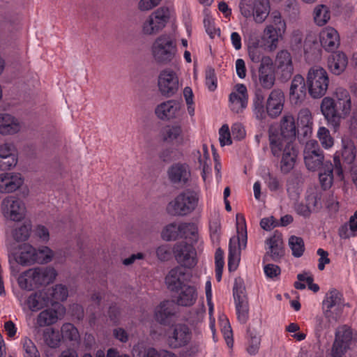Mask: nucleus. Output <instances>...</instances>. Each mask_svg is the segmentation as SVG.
Here are the masks:
<instances>
[{
	"instance_id": "f257e3e1",
	"label": "nucleus",
	"mask_w": 357,
	"mask_h": 357,
	"mask_svg": "<svg viewBox=\"0 0 357 357\" xmlns=\"http://www.w3.org/2000/svg\"><path fill=\"white\" fill-rule=\"evenodd\" d=\"M320 110L329 125L335 128H338L341 120L347 117L351 111V98L349 92L344 88H337L332 96L323 98Z\"/></svg>"
},
{
	"instance_id": "f03ea898",
	"label": "nucleus",
	"mask_w": 357,
	"mask_h": 357,
	"mask_svg": "<svg viewBox=\"0 0 357 357\" xmlns=\"http://www.w3.org/2000/svg\"><path fill=\"white\" fill-rule=\"evenodd\" d=\"M279 135L271 132L270 148L272 154L279 158H280V168L282 173L289 172L294 167L297 151L294 148L291 142L281 140Z\"/></svg>"
},
{
	"instance_id": "7ed1b4c3",
	"label": "nucleus",
	"mask_w": 357,
	"mask_h": 357,
	"mask_svg": "<svg viewBox=\"0 0 357 357\" xmlns=\"http://www.w3.org/2000/svg\"><path fill=\"white\" fill-rule=\"evenodd\" d=\"M236 219L237 236L230 238L229 245L228 268L229 271H234L238 268L241 259V250L245 248L248 241L244 217L241 214H237Z\"/></svg>"
},
{
	"instance_id": "20e7f679",
	"label": "nucleus",
	"mask_w": 357,
	"mask_h": 357,
	"mask_svg": "<svg viewBox=\"0 0 357 357\" xmlns=\"http://www.w3.org/2000/svg\"><path fill=\"white\" fill-rule=\"evenodd\" d=\"M56 275V270L52 267L31 268L22 273L17 282L22 289L30 291L52 282Z\"/></svg>"
},
{
	"instance_id": "39448f33",
	"label": "nucleus",
	"mask_w": 357,
	"mask_h": 357,
	"mask_svg": "<svg viewBox=\"0 0 357 357\" xmlns=\"http://www.w3.org/2000/svg\"><path fill=\"white\" fill-rule=\"evenodd\" d=\"M271 18V23L266 26L264 33L266 48L269 52H273L286 32L287 24L279 11L272 12Z\"/></svg>"
},
{
	"instance_id": "423d86ee",
	"label": "nucleus",
	"mask_w": 357,
	"mask_h": 357,
	"mask_svg": "<svg viewBox=\"0 0 357 357\" xmlns=\"http://www.w3.org/2000/svg\"><path fill=\"white\" fill-rule=\"evenodd\" d=\"M306 84L312 98H322L327 92L329 85L328 73L322 67H312L307 75Z\"/></svg>"
},
{
	"instance_id": "0eeeda50",
	"label": "nucleus",
	"mask_w": 357,
	"mask_h": 357,
	"mask_svg": "<svg viewBox=\"0 0 357 357\" xmlns=\"http://www.w3.org/2000/svg\"><path fill=\"white\" fill-rule=\"evenodd\" d=\"M199 201V193L187 190L179 194L174 201L169 203L167 211L173 215H184L192 212Z\"/></svg>"
},
{
	"instance_id": "6e6552de",
	"label": "nucleus",
	"mask_w": 357,
	"mask_h": 357,
	"mask_svg": "<svg viewBox=\"0 0 357 357\" xmlns=\"http://www.w3.org/2000/svg\"><path fill=\"white\" fill-rule=\"evenodd\" d=\"M151 52L157 62H170L176 53V45L170 36L161 35L154 41Z\"/></svg>"
},
{
	"instance_id": "1a4fd4ad",
	"label": "nucleus",
	"mask_w": 357,
	"mask_h": 357,
	"mask_svg": "<svg viewBox=\"0 0 357 357\" xmlns=\"http://www.w3.org/2000/svg\"><path fill=\"white\" fill-rule=\"evenodd\" d=\"M172 15V10L160 7L153 12L143 22L142 30L145 35H153L161 31Z\"/></svg>"
},
{
	"instance_id": "9d476101",
	"label": "nucleus",
	"mask_w": 357,
	"mask_h": 357,
	"mask_svg": "<svg viewBox=\"0 0 357 357\" xmlns=\"http://www.w3.org/2000/svg\"><path fill=\"white\" fill-rule=\"evenodd\" d=\"M161 236L165 241L175 240L177 237L181 236L189 238L194 242L198 239V231L194 225L174 222L164 228Z\"/></svg>"
},
{
	"instance_id": "9b49d317",
	"label": "nucleus",
	"mask_w": 357,
	"mask_h": 357,
	"mask_svg": "<svg viewBox=\"0 0 357 357\" xmlns=\"http://www.w3.org/2000/svg\"><path fill=\"white\" fill-rule=\"evenodd\" d=\"M253 81L257 86L271 89L275 82V70L271 56L265 57L259 64L257 74L253 75Z\"/></svg>"
},
{
	"instance_id": "f8f14e48",
	"label": "nucleus",
	"mask_w": 357,
	"mask_h": 357,
	"mask_svg": "<svg viewBox=\"0 0 357 357\" xmlns=\"http://www.w3.org/2000/svg\"><path fill=\"white\" fill-rule=\"evenodd\" d=\"M158 86L162 96H174L179 89V79L176 73L170 68L162 70L158 76Z\"/></svg>"
},
{
	"instance_id": "ddd939ff",
	"label": "nucleus",
	"mask_w": 357,
	"mask_h": 357,
	"mask_svg": "<svg viewBox=\"0 0 357 357\" xmlns=\"http://www.w3.org/2000/svg\"><path fill=\"white\" fill-rule=\"evenodd\" d=\"M238 320L245 324L249 317V304L245 294V288L241 279L236 280L233 289Z\"/></svg>"
},
{
	"instance_id": "4468645a",
	"label": "nucleus",
	"mask_w": 357,
	"mask_h": 357,
	"mask_svg": "<svg viewBox=\"0 0 357 357\" xmlns=\"http://www.w3.org/2000/svg\"><path fill=\"white\" fill-rule=\"evenodd\" d=\"M1 211L6 218L19 221L24 217L26 208L20 199L9 196L2 201Z\"/></svg>"
},
{
	"instance_id": "2eb2a0df",
	"label": "nucleus",
	"mask_w": 357,
	"mask_h": 357,
	"mask_svg": "<svg viewBox=\"0 0 357 357\" xmlns=\"http://www.w3.org/2000/svg\"><path fill=\"white\" fill-rule=\"evenodd\" d=\"M303 154L305 166L309 170L316 171L323 165V152L316 140L312 139L306 142Z\"/></svg>"
},
{
	"instance_id": "dca6fc26",
	"label": "nucleus",
	"mask_w": 357,
	"mask_h": 357,
	"mask_svg": "<svg viewBox=\"0 0 357 357\" xmlns=\"http://www.w3.org/2000/svg\"><path fill=\"white\" fill-rule=\"evenodd\" d=\"M248 103L247 87L243 84H236L229 96V107L234 113H241Z\"/></svg>"
},
{
	"instance_id": "f3484780",
	"label": "nucleus",
	"mask_w": 357,
	"mask_h": 357,
	"mask_svg": "<svg viewBox=\"0 0 357 357\" xmlns=\"http://www.w3.org/2000/svg\"><path fill=\"white\" fill-rule=\"evenodd\" d=\"M344 307L342 294L336 289L329 291L323 301V310L328 318L336 319Z\"/></svg>"
},
{
	"instance_id": "a211bd4d",
	"label": "nucleus",
	"mask_w": 357,
	"mask_h": 357,
	"mask_svg": "<svg viewBox=\"0 0 357 357\" xmlns=\"http://www.w3.org/2000/svg\"><path fill=\"white\" fill-rule=\"evenodd\" d=\"M177 262L182 266L192 268L197 264L196 251L192 245L185 242L176 243L173 249Z\"/></svg>"
},
{
	"instance_id": "6ab92c4d",
	"label": "nucleus",
	"mask_w": 357,
	"mask_h": 357,
	"mask_svg": "<svg viewBox=\"0 0 357 357\" xmlns=\"http://www.w3.org/2000/svg\"><path fill=\"white\" fill-rule=\"evenodd\" d=\"M279 135L281 140L291 142L296 135V126L294 117L291 114L284 115L281 119L280 128L277 126H271L269 128V142H271V132Z\"/></svg>"
},
{
	"instance_id": "aec40b11",
	"label": "nucleus",
	"mask_w": 357,
	"mask_h": 357,
	"mask_svg": "<svg viewBox=\"0 0 357 357\" xmlns=\"http://www.w3.org/2000/svg\"><path fill=\"white\" fill-rule=\"evenodd\" d=\"M192 339V332L185 324H175L172 331L168 335L167 342L169 347L179 348L187 345Z\"/></svg>"
},
{
	"instance_id": "412c9836",
	"label": "nucleus",
	"mask_w": 357,
	"mask_h": 357,
	"mask_svg": "<svg viewBox=\"0 0 357 357\" xmlns=\"http://www.w3.org/2000/svg\"><path fill=\"white\" fill-rule=\"evenodd\" d=\"M285 96L283 91L279 89L271 91L268 96L266 103V111L271 118L279 116L284 106Z\"/></svg>"
},
{
	"instance_id": "4be33fe9",
	"label": "nucleus",
	"mask_w": 357,
	"mask_h": 357,
	"mask_svg": "<svg viewBox=\"0 0 357 357\" xmlns=\"http://www.w3.org/2000/svg\"><path fill=\"white\" fill-rule=\"evenodd\" d=\"M275 70L282 79H288L294 72V66L291 54L287 50H281L276 54Z\"/></svg>"
},
{
	"instance_id": "5701e85b",
	"label": "nucleus",
	"mask_w": 357,
	"mask_h": 357,
	"mask_svg": "<svg viewBox=\"0 0 357 357\" xmlns=\"http://www.w3.org/2000/svg\"><path fill=\"white\" fill-rule=\"evenodd\" d=\"M306 96V84L304 77L301 75H296L290 84L289 100L291 104H301Z\"/></svg>"
},
{
	"instance_id": "b1692460",
	"label": "nucleus",
	"mask_w": 357,
	"mask_h": 357,
	"mask_svg": "<svg viewBox=\"0 0 357 357\" xmlns=\"http://www.w3.org/2000/svg\"><path fill=\"white\" fill-rule=\"evenodd\" d=\"M19 300L24 307H26L29 310L33 312L38 311L50 304L49 295L44 290L31 294L25 298L24 301L22 298H20Z\"/></svg>"
},
{
	"instance_id": "393cba45",
	"label": "nucleus",
	"mask_w": 357,
	"mask_h": 357,
	"mask_svg": "<svg viewBox=\"0 0 357 357\" xmlns=\"http://www.w3.org/2000/svg\"><path fill=\"white\" fill-rule=\"evenodd\" d=\"M52 308L42 311L38 317V324L40 326H49L56 323L65 314L66 310L63 305L55 304Z\"/></svg>"
},
{
	"instance_id": "a878e982",
	"label": "nucleus",
	"mask_w": 357,
	"mask_h": 357,
	"mask_svg": "<svg viewBox=\"0 0 357 357\" xmlns=\"http://www.w3.org/2000/svg\"><path fill=\"white\" fill-rule=\"evenodd\" d=\"M319 41L325 50L328 52L333 51L340 45L339 33L333 27H325L319 33Z\"/></svg>"
},
{
	"instance_id": "bb28decb",
	"label": "nucleus",
	"mask_w": 357,
	"mask_h": 357,
	"mask_svg": "<svg viewBox=\"0 0 357 357\" xmlns=\"http://www.w3.org/2000/svg\"><path fill=\"white\" fill-rule=\"evenodd\" d=\"M181 109V105L176 100H169L158 105L155 109V115L161 120H170L176 118Z\"/></svg>"
},
{
	"instance_id": "cd10ccee",
	"label": "nucleus",
	"mask_w": 357,
	"mask_h": 357,
	"mask_svg": "<svg viewBox=\"0 0 357 357\" xmlns=\"http://www.w3.org/2000/svg\"><path fill=\"white\" fill-rule=\"evenodd\" d=\"M13 256L15 261L22 266H30L36 263L34 248L29 243L20 245Z\"/></svg>"
},
{
	"instance_id": "c85d7f7f",
	"label": "nucleus",
	"mask_w": 357,
	"mask_h": 357,
	"mask_svg": "<svg viewBox=\"0 0 357 357\" xmlns=\"http://www.w3.org/2000/svg\"><path fill=\"white\" fill-rule=\"evenodd\" d=\"M23 183L19 174L2 173L0 174V192L9 193L18 189Z\"/></svg>"
},
{
	"instance_id": "c756f323",
	"label": "nucleus",
	"mask_w": 357,
	"mask_h": 357,
	"mask_svg": "<svg viewBox=\"0 0 357 357\" xmlns=\"http://www.w3.org/2000/svg\"><path fill=\"white\" fill-rule=\"evenodd\" d=\"M189 276L181 267L172 269L165 278V283L172 291L178 290L184 282L188 280Z\"/></svg>"
},
{
	"instance_id": "7c9ffc66",
	"label": "nucleus",
	"mask_w": 357,
	"mask_h": 357,
	"mask_svg": "<svg viewBox=\"0 0 357 357\" xmlns=\"http://www.w3.org/2000/svg\"><path fill=\"white\" fill-rule=\"evenodd\" d=\"M168 176L174 183H185L190 178V172L185 164H176L169 169Z\"/></svg>"
},
{
	"instance_id": "2f4dec72",
	"label": "nucleus",
	"mask_w": 357,
	"mask_h": 357,
	"mask_svg": "<svg viewBox=\"0 0 357 357\" xmlns=\"http://www.w3.org/2000/svg\"><path fill=\"white\" fill-rule=\"evenodd\" d=\"M176 301L177 303L182 306H191L197 301V289L193 286L183 285L181 288Z\"/></svg>"
},
{
	"instance_id": "473e14b6",
	"label": "nucleus",
	"mask_w": 357,
	"mask_h": 357,
	"mask_svg": "<svg viewBox=\"0 0 357 357\" xmlns=\"http://www.w3.org/2000/svg\"><path fill=\"white\" fill-rule=\"evenodd\" d=\"M347 65V57L342 52H335L328 59V68L335 75L341 74L345 70Z\"/></svg>"
},
{
	"instance_id": "72a5a7b5",
	"label": "nucleus",
	"mask_w": 357,
	"mask_h": 357,
	"mask_svg": "<svg viewBox=\"0 0 357 357\" xmlns=\"http://www.w3.org/2000/svg\"><path fill=\"white\" fill-rule=\"evenodd\" d=\"M174 304L172 301L162 302L155 309V318L161 323L166 324L169 318L174 314Z\"/></svg>"
},
{
	"instance_id": "f704fd0d",
	"label": "nucleus",
	"mask_w": 357,
	"mask_h": 357,
	"mask_svg": "<svg viewBox=\"0 0 357 357\" xmlns=\"http://www.w3.org/2000/svg\"><path fill=\"white\" fill-rule=\"evenodd\" d=\"M20 124L12 116L0 114V133L3 135L14 134L19 131Z\"/></svg>"
},
{
	"instance_id": "c9c22d12",
	"label": "nucleus",
	"mask_w": 357,
	"mask_h": 357,
	"mask_svg": "<svg viewBox=\"0 0 357 357\" xmlns=\"http://www.w3.org/2000/svg\"><path fill=\"white\" fill-rule=\"evenodd\" d=\"M252 17L257 23L264 22L270 13L268 0H255V4Z\"/></svg>"
},
{
	"instance_id": "e433bc0d",
	"label": "nucleus",
	"mask_w": 357,
	"mask_h": 357,
	"mask_svg": "<svg viewBox=\"0 0 357 357\" xmlns=\"http://www.w3.org/2000/svg\"><path fill=\"white\" fill-rule=\"evenodd\" d=\"M297 123L298 126L303 130V133L305 135L312 132L313 119L310 109L304 108L299 111L298 114Z\"/></svg>"
},
{
	"instance_id": "4c0bfd02",
	"label": "nucleus",
	"mask_w": 357,
	"mask_h": 357,
	"mask_svg": "<svg viewBox=\"0 0 357 357\" xmlns=\"http://www.w3.org/2000/svg\"><path fill=\"white\" fill-rule=\"evenodd\" d=\"M266 244L268 245V252H270L273 259H278L282 256L284 252L282 238L280 235L275 234L270 237L267 239Z\"/></svg>"
},
{
	"instance_id": "58836bf2",
	"label": "nucleus",
	"mask_w": 357,
	"mask_h": 357,
	"mask_svg": "<svg viewBox=\"0 0 357 357\" xmlns=\"http://www.w3.org/2000/svg\"><path fill=\"white\" fill-rule=\"evenodd\" d=\"M339 235L344 239L357 236V211L350 217L349 222L339 229Z\"/></svg>"
},
{
	"instance_id": "ea45409f",
	"label": "nucleus",
	"mask_w": 357,
	"mask_h": 357,
	"mask_svg": "<svg viewBox=\"0 0 357 357\" xmlns=\"http://www.w3.org/2000/svg\"><path fill=\"white\" fill-rule=\"evenodd\" d=\"M343 162L347 165H351L356 157V151L354 143L349 138L342 139Z\"/></svg>"
},
{
	"instance_id": "a19ab883",
	"label": "nucleus",
	"mask_w": 357,
	"mask_h": 357,
	"mask_svg": "<svg viewBox=\"0 0 357 357\" xmlns=\"http://www.w3.org/2000/svg\"><path fill=\"white\" fill-rule=\"evenodd\" d=\"M303 190V184L300 178L291 177L287 180V191L291 199L297 201Z\"/></svg>"
},
{
	"instance_id": "79ce46f5",
	"label": "nucleus",
	"mask_w": 357,
	"mask_h": 357,
	"mask_svg": "<svg viewBox=\"0 0 357 357\" xmlns=\"http://www.w3.org/2000/svg\"><path fill=\"white\" fill-rule=\"evenodd\" d=\"M313 14L314 22L319 26L325 25L331 19L329 8L323 4L317 6Z\"/></svg>"
},
{
	"instance_id": "37998d69",
	"label": "nucleus",
	"mask_w": 357,
	"mask_h": 357,
	"mask_svg": "<svg viewBox=\"0 0 357 357\" xmlns=\"http://www.w3.org/2000/svg\"><path fill=\"white\" fill-rule=\"evenodd\" d=\"M48 291L50 293L47 294L50 297V303L51 305L59 304L57 301H63L66 300L68 296L67 288L62 284L56 285L52 289H48Z\"/></svg>"
},
{
	"instance_id": "c03bdc74",
	"label": "nucleus",
	"mask_w": 357,
	"mask_h": 357,
	"mask_svg": "<svg viewBox=\"0 0 357 357\" xmlns=\"http://www.w3.org/2000/svg\"><path fill=\"white\" fill-rule=\"evenodd\" d=\"M307 204L304 205L303 204H296L294 206L296 212L302 216L307 217L310 215L311 213L310 208L317 207L319 204V201L316 195H310L307 197Z\"/></svg>"
},
{
	"instance_id": "a18cd8bd",
	"label": "nucleus",
	"mask_w": 357,
	"mask_h": 357,
	"mask_svg": "<svg viewBox=\"0 0 357 357\" xmlns=\"http://www.w3.org/2000/svg\"><path fill=\"white\" fill-rule=\"evenodd\" d=\"M218 321L227 344L229 347H232L234 341L232 337V331L229 319L225 314L220 313L219 314Z\"/></svg>"
},
{
	"instance_id": "49530a36",
	"label": "nucleus",
	"mask_w": 357,
	"mask_h": 357,
	"mask_svg": "<svg viewBox=\"0 0 357 357\" xmlns=\"http://www.w3.org/2000/svg\"><path fill=\"white\" fill-rule=\"evenodd\" d=\"M247 351L250 355H255L260 347L261 335L256 331L248 330V331Z\"/></svg>"
},
{
	"instance_id": "de8ad7c7",
	"label": "nucleus",
	"mask_w": 357,
	"mask_h": 357,
	"mask_svg": "<svg viewBox=\"0 0 357 357\" xmlns=\"http://www.w3.org/2000/svg\"><path fill=\"white\" fill-rule=\"evenodd\" d=\"M324 171L319 174V181L324 189L329 188L333 183V165L331 162L324 164Z\"/></svg>"
},
{
	"instance_id": "09e8293b",
	"label": "nucleus",
	"mask_w": 357,
	"mask_h": 357,
	"mask_svg": "<svg viewBox=\"0 0 357 357\" xmlns=\"http://www.w3.org/2000/svg\"><path fill=\"white\" fill-rule=\"evenodd\" d=\"M34 255L36 256V263L46 264L50 262L54 256L53 251L47 246H43L38 250L34 248Z\"/></svg>"
},
{
	"instance_id": "8fccbe9b",
	"label": "nucleus",
	"mask_w": 357,
	"mask_h": 357,
	"mask_svg": "<svg viewBox=\"0 0 357 357\" xmlns=\"http://www.w3.org/2000/svg\"><path fill=\"white\" fill-rule=\"evenodd\" d=\"M43 338L45 343L52 348L56 347L60 342V334L59 331L52 328H46L43 332Z\"/></svg>"
},
{
	"instance_id": "3c124183",
	"label": "nucleus",
	"mask_w": 357,
	"mask_h": 357,
	"mask_svg": "<svg viewBox=\"0 0 357 357\" xmlns=\"http://www.w3.org/2000/svg\"><path fill=\"white\" fill-rule=\"evenodd\" d=\"M317 137L320 141L321 146L328 149L333 146V138L330 134V131L325 127H320L317 131Z\"/></svg>"
},
{
	"instance_id": "603ef678",
	"label": "nucleus",
	"mask_w": 357,
	"mask_h": 357,
	"mask_svg": "<svg viewBox=\"0 0 357 357\" xmlns=\"http://www.w3.org/2000/svg\"><path fill=\"white\" fill-rule=\"evenodd\" d=\"M289 245L292 254L296 257H301L304 252V243L301 238L292 236L289 239Z\"/></svg>"
},
{
	"instance_id": "864d4df0",
	"label": "nucleus",
	"mask_w": 357,
	"mask_h": 357,
	"mask_svg": "<svg viewBox=\"0 0 357 357\" xmlns=\"http://www.w3.org/2000/svg\"><path fill=\"white\" fill-rule=\"evenodd\" d=\"M340 340V342L349 346L352 339V332L349 327L342 326L339 327L335 333V340Z\"/></svg>"
},
{
	"instance_id": "5fc2aeb1",
	"label": "nucleus",
	"mask_w": 357,
	"mask_h": 357,
	"mask_svg": "<svg viewBox=\"0 0 357 357\" xmlns=\"http://www.w3.org/2000/svg\"><path fill=\"white\" fill-rule=\"evenodd\" d=\"M265 183L268 190L275 193H279L282 191V183L281 180L272 174H268L265 178Z\"/></svg>"
},
{
	"instance_id": "6e6d98bb",
	"label": "nucleus",
	"mask_w": 357,
	"mask_h": 357,
	"mask_svg": "<svg viewBox=\"0 0 357 357\" xmlns=\"http://www.w3.org/2000/svg\"><path fill=\"white\" fill-rule=\"evenodd\" d=\"M61 333L63 338L72 341H77L79 337L77 329L71 324L67 323L63 325Z\"/></svg>"
},
{
	"instance_id": "4d7b16f0",
	"label": "nucleus",
	"mask_w": 357,
	"mask_h": 357,
	"mask_svg": "<svg viewBox=\"0 0 357 357\" xmlns=\"http://www.w3.org/2000/svg\"><path fill=\"white\" fill-rule=\"evenodd\" d=\"M255 0H240L238 8L241 14L245 18L252 17Z\"/></svg>"
},
{
	"instance_id": "13d9d810",
	"label": "nucleus",
	"mask_w": 357,
	"mask_h": 357,
	"mask_svg": "<svg viewBox=\"0 0 357 357\" xmlns=\"http://www.w3.org/2000/svg\"><path fill=\"white\" fill-rule=\"evenodd\" d=\"M183 97L187 105L188 113L190 116L195 115L194 94L192 90L189 86H185L183 89Z\"/></svg>"
},
{
	"instance_id": "bf43d9fd",
	"label": "nucleus",
	"mask_w": 357,
	"mask_h": 357,
	"mask_svg": "<svg viewBox=\"0 0 357 357\" xmlns=\"http://www.w3.org/2000/svg\"><path fill=\"white\" fill-rule=\"evenodd\" d=\"M219 142L221 146H229L232 144L231 132L228 125L225 124L219 129Z\"/></svg>"
},
{
	"instance_id": "052dcab7",
	"label": "nucleus",
	"mask_w": 357,
	"mask_h": 357,
	"mask_svg": "<svg viewBox=\"0 0 357 357\" xmlns=\"http://www.w3.org/2000/svg\"><path fill=\"white\" fill-rule=\"evenodd\" d=\"M204 24L206 33L211 38L220 35V30L215 26L214 20L210 16H206L204 19Z\"/></svg>"
},
{
	"instance_id": "680f3d73",
	"label": "nucleus",
	"mask_w": 357,
	"mask_h": 357,
	"mask_svg": "<svg viewBox=\"0 0 357 357\" xmlns=\"http://www.w3.org/2000/svg\"><path fill=\"white\" fill-rule=\"evenodd\" d=\"M181 134V128L180 126L174 125L168 126L165 128L163 139L165 141H173L176 139Z\"/></svg>"
},
{
	"instance_id": "e2e57ef3",
	"label": "nucleus",
	"mask_w": 357,
	"mask_h": 357,
	"mask_svg": "<svg viewBox=\"0 0 357 357\" xmlns=\"http://www.w3.org/2000/svg\"><path fill=\"white\" fill-rule=\"evenodd\" d=\"M244 38L248 43V47H260V40L257 31L256 29H251L244 33Z\"/></svg>"
},
{
	"instance_id": "0e129e2a",
	"label": "nucleus",
	"mask_w": 357,
	"mask_h": 357,
	"mask_svg": "<svg viewBox=\"0 0 357 357\" xmlns=\"http://www.w3.org/2000/svg\"><path fill=\"white\" fill-rule=\"evenodd\" d=\"M248 55L250 60L254 63H262L263 59L267 56H264L262 50L260 49V47H248Z\"/></svg>"
},
{
	"instance_id": "69168bd1",
	"label": "nucleus",
	"mask_w": 357,
	"mask_h": 357,
	"mask_svg": "<svg viewBox=\"0 0 357 357\" xmlns=\"http://www.w3.org/2000/svg\"><path fill=\"white\" fill-rule=\"evenodd\" d=\"M24 357H40L34 343L29 339H25L23 344Z\"/></svg>"
},
{
	"instance_id": "338daca9",
	"label": "nucleus",
	"mask_w": 357,
	"mask_h": 357,
	"mask_svg": "<svg viewBox=\"0 0 357 357\" xmlns=\"http://www.w3.org/2000/svg\"><path fill=\"white\" fill-rule=\"evenodd\" d=\"M349 346L340 342V340H335L333 342L331 355L333 357H342L346 353Z\"/></svg>"
},
{
	"instance_id": "774afa93",
	"label": "nucleus",
	"mask_w": 357,
	"mask_h": 357,
	"mask_svg": "<svg viewBox=\"0 0 357 357\" xmlns=\"http://www.w3.org/2000/svg\"><path fill=\"white\" fill-rule=\"evenodd\" d=\"M31 226L29 225H24L16 229L14 231V238L18 241H25L28 238L30 234Z\"/></svg>"
}]
</instances>
